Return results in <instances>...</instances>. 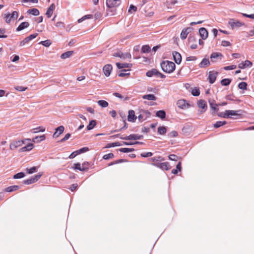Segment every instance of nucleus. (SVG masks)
<instances>
[{"label": "nucleus", "mask_w": 254, "mask_h": 254, "mask_svg": "<svg viewBox=\"0 0 254 254\" xmlns=\"http://www.w3.org/2000/svg\"><path fill=\"white\" fill-rule=\"evenodd\" d=\"M161 67L164 72L170 73L175 69L176 65L172 62L165 61L161 63Z\"/></svg>", "instance_id": "obj_1"}, {"label": "nucleus", "mask_w": 254, "mask_h": 254, "mask_svg": "<svg viewBox=\"0 0 254 254\" xmlns=\"http://www.w3.org/2000/svg\"><path fill=\"white\" fill-rule=\"evenodd\" d=\"M5 22L7 23H10L11 20L12 19L11 18L10 14H7L5 15Z\"/></svg>", "instance_id": "obj_60"}, {"label": "nucleus", "mask_w": 254, "mask_h": 254, "mask_svg": "<svg viewBox=\"0 0 254 254\" xmlns=\"http://www.w3.org/2000/svg\"><path fill=\"white\" fill-rule=\"evenodd\" d=\"M74 169L78 170L80 171H84L85 169L83 168L82 166H81V164L80 163H77L74 164Z\"/></svg>", "instance_id": "obj_44"}, {"label": "nucleus", "mask_w": 254, "mask_h": 254, "mask_svg": "<svg viewBox=\"0 0 254 254\" xmlns=\"http://www.w3.org/2000/svg\"><path fill=\"white\" fill-rule=\"evenodd\" d=\"M27 13L35 16H37L40 13L39 10L35 8L28 9L27 11Z\"/></svg>", "instance_id": "obj_30"}, {"label": "nucleus", "mask_w": 254, "mask_h": 254, "mask_svg": "<svg viewBox=\"0 0 254 254\" xmlns=\"http://www.w3.org/2000/svg\"><path fill=\"white\" fill-rule=\"evenodd\" d=\"M15 89L19 91H24L27 89V87L21 86H17L14 87Z\"/></svg>", "instance_id": "obj_55"}, {"label": "nucleus", "mask_w": 254, "mask_h": 254, "mask_svg": "<svg viewBox=\"0 0 254 254\" xmlns=\"http://www.w3.org/2000/svg\"><path fill=\"white\" fill-rule=\"evenodd\" d=\"M121 4V0H106V5L109 8L116 7Z\"/></svg>", "instance_id": "obj_3"}, {"label": "nucleus", "mask_w": 254, "mask_h": 254, "mask_svg": "<svg viewBox=\"0 0 254 254\" xmlns=\"http://www.w3.org/2000/svg\"><path fill=\"white\" fill-rule=\"evenodd\" d=\"M39 44H42L43 46L45 47H48L51 45L52 42L50 40H46L40 42Z\"/></svg>", "instance_id": "obj_42"}, {"label": "nucleus", "mask_w": 254, "mask_h": 254, "mask_svg": "<svg viewBox=\"0 0 254 254\" xmlns=\"http://www.w3.org/2000/svg\"><path fill=\"white\" fill-rule=\"evenodd\" d=\"M153 155L152 153L150 152H143L140 154V156L142 157L146 158L152 156Z\"/></svg>", "instance_id": "obj_49"}, {"label": "nucleus", "mask_w": 254, "mask_h": 254, "mask_svg": "<svg viewBox=\"0 0 254 254\" xmlns=\"http://www.w3.org/2000/svg\"><path fill=\"white\" fill-rule=\"evenodd\" d=\"M167 129L165 127H159L158 128V132L159 134L163 135L166 133Z\"/></svg>", "instance_id": "obj_38"}, {"label": "nucleus", "mask_w": 254, "mask_h": 254, "mask_svg": "<svg viewBox=\"0 0 254 254\" xmlns=\"http://www.w3.org/2000/svg\"><path fill=\"white\" fill-rule=\"evenodd\" d=\"M25 174L23 172H20L15 174L13 176V179H18L23 178L25 176Z\"/></svg>", "instance_id": "obj_46"}, {"label": "nucleus", "mask_w": 254, "mask_h": 254, "mask_svg": "<svg viewBox=\"0 0 254 254\" xmlns=\"http://www.w3.org/2000/svg\"><path fill=\"white\" fill-rule=\"evenodd\" d=\"M191 94L194 96H198L200 94V91L198 88H194L192 89Z\"/></svg>", "instance_id": "obj_48"}, {"label": "nucleus", "mask_w": 254, "mask_h": 254, "mask_svg": "<svg viewBox=\"0 0 254 254\" xmlns=\"http://www.w3.org/2000/svg\"><path fill=\"white\" fill-rule=\"evenodd\" d=\"M25 142L23 140H15L13 141L10 144V149L11 150H14L17 148L18 147L22 146L23 144H24Z\"/></svg>", "instance_id": "obj_4"}, {"label": "nucleus", "mask_w": 254, "mask_h": 254, "mask_svg": "<svg viewBox=\"0 0 254 254\" xmlns=\"http://www.w3.org/2000/svg\"><path fill=\"white\" fill-rule=\"evenodd\" d=\"M128 70L123 69L121 70V73L119 74V76L120 77H124L127 75H129L130 74L129 72H127Z\"/></svg>", "instance_id": "obj_45"}, {"label": "nucleus", "mask_w": 254, "mask_h": 254, "mask_svg": "<svg viewBox=\"0 0 254 254\" xmlns=\"http://www.w3.org/2000/svg\"><path fill=\"white\" fill-rule=\"evenodd\" d=\"M11 18L12 20H14L17 18L18 16V12L16 11H14L12 12V14H10Z\"/></svg>", "instance_id": "obj_58"}, {"label": "nucleus", "mask_w": 254, "mask_h": 254, "mask_svg": "<svg viewBox=\"0 0 254 254\" xmlns=\"http://www.w3.org/2000/svg\"><path fill=\"white\" fill-rule=\"evenodd\" d=\"M99 105H100L102 108L107 107L108 106V103L105 100H99L97 102Z\"/></svg>", "instance_id": "obj_40"}, {"label": "nucleus", "mask_w": 254, "mask_h": 254, "mask_svg": "<svg viewBox=\"0 0 254 254\" xmlns=\"http://www.w3.org/2000/svg\"><path fill=\"white\" fill-rule=\"evenodd\" d=\"M158 71H158L157 69L153 68L150 70H148L146 73V75L147 76L149 77H152L153 76H155L157 77Z\"/></svg>", "instance_id": "obj_20"}, {"label": "nucleus", "mask_w": 254, "mask_h": 254, "mask_svg": "<svg viewBox=\"0 0 254 254\" xmlns=\"http://www.w3.org/2000/svg\"><path fill=\"white\" fill-rule=\"evenodd\" d=\"M150 115V113L148 111H144L142 114L139 115L138 117V119L139 121H142L146 119Z\"/></svg>", "instance_id": "obj_18"}, {"label": "nucleus", "mask_w": 254, "mask_h": 254, "mask_svg": "<svg viewBox=\"0 0 254 254\" xmlns=\"http://www.w3.org/2000/svg\"><path fill=\"white\" fill-rule=\"evenodd\" d=\"M114 156V154L112 153L105 154L103 156V158L105 160H108L110 158H113Z\"/></svg>", "instance_id": "obj_52"}, {"label": "nucleus", "mask_w": 254, "mask_h": 254, "mask_svg": "<svg viewBox=\"0 0 254 254\" xmlns=\"http://www.w3.org/2000/svg\"><path fill=\"white\" fill-rule=\"evenodd\" d=\"M177 105L179 108L182 109H186L190 107V105L187 102L186 100L184 99L179 100L177 101Z\"/></svg>", "instance_id": "obj_5"}, {"label": "nucleus", "mask_w": 254, "mask_h": 254, "mask_svg": "<svg viewBox=\"0 0 254 254\" xmlns=\"http://www.w3.org/2000/svg\"><path fill=\"white\" fill-rule=\"evenodd\" d=\"M188 35V34L186 32V30L183 29L181 33V38L183 40H184L187 37Z\"/></svg>", "instance_id": "obj_50"}, {"label": "nucleus", "mask_w": 254, "mask_h": 254, "mask_svg": "<svg viewBox=\"0 0 254 254\" xmlns=\"http://www.w3.org/2000/svg\"><path fill=\"white\" fill-rule=\"evenodd\" d=\"M56 131L53 135V138H57L60 136V134L63 133L64 127L63 126H60L56 128Z\"/></svg>", "instance_id": "obj_11"}, {"label": "nucleus", "mask_w": 254, "mask_h": 254, "mask_svg": "<svg viewBox=\"0 0 254 254\" xmlns=\"http://www.w3.org/2000/svg\"><path fill=\"white\" fill-rule=\"evenodd\" d=\"M227 124V122L224 121H217L213 125L215 128H218L221 126H223Z\"/></svg>", "instance_id": "obj_36"}, {"label": "nucleus", "mask_w": 254, "mask_h": 254, "mask_svg": "<svg viewBox=\"0 0 254 254\" xmlns=\"http://www.w3.org/2000/svg\"><path fill=\"white\" fill-rule=\"evenodd\" d=\"M152 165L156 166L162 170H168L170 169V166L168 162L152 163Z\"/></svg>", "instance_id": "obj_9"}, {"label": "nucleus", "mask_w": 254, "mask_h": 254, "mask_svg": "<svg viewBox=\"0 0 254 254\" xmlns=\"http://www.w3.org/2000/svg\"><path fill=\"white\" fill-rule=\"evenodd\" d=\"M150 161L153 162L152 163H159V162L163 161L164 159L161 156L154 157L149 159Z\"/></svg>", "instance_id": "obj_33"}, {"label": "nucleus", "mask_w": 254, "mask_h": 254, "mask_svg": "<svg viewBox=\"0 0 254 254\" xmlns=\"http://www.w3.org/2000/svg\"><path fill=\"white\" fill-rule=\"evenodd\" d=\"M143 99L148 100L155 101L156 100V97L153 94H146L142 96Z\"/></svg>", "instance_id": "obj_28"}, {"label": "nucleus", "mask_w": 254, "mask_h": 254, "mask_svg": "<svg viewBox=\"0 0 254 254\" xmlns=\"http://www.w3.org/2000/svg\"><path fill=\"white\" fill-rule=\"evenodd\" d=\"M29 26V23L28 22H23L17 27L16 31H20L24 29L27 28Z\"/></svg>", "instance_id": "obj_21"}, {"label": "nucleus", "mask_w": 254, "mask_h": 254, "mask_svg": "<svg viewBox=\"0 0 254 254\" xmlns=\"http://www.w3.org/2000/svg\"><path fill=\"white\" fill-rule=\"evenodd\" d=\"M222 58V54L219 52H213L211 54L210 57L212 62H216L218 59L221 60Z\"/></svg>", "instance_id": "obj_8"}, {"label": "nucleus", "mask_w": 254, "mask_h": 254, "mask_svg": "<svg viewBox=\"0 0 254 254\" xmlns=\"http://www.w3.org/2000/svg\"><path fill=\"white\" fill-rule=\"evenodd\" d=\"M252 63L249 61L246 60L245 62H242L238 65V67L241 69H244L247 67H250L252 66Z\"/></svg>", "instance_id": "obj_12"}, {"label": "nucleus", "mask_w": 254, "mask_h": 254, "mask_svg": "<svg viewBox=\"0 0 254 254\" xmlns=\"http://www.w3.org/2000/svg\"><path fill=\"white\" fill-rule=\"evenodd\" d=\"M113 67L111 64H106L103 68V70L105 76L107 77L110 76Z\"/></svg>", "instance_id": "obj_10"}, {"label": "nucleus", "mask_w": 254, "mask_h": 254, "mask_svg": "<svg viewBox=\"0 0 254 254\" xmlns=\"http://www.w3.org/2000/svg\"><path fill=\"white\" fill-rule=\"evenodd\" d=\"M96 125V122L95 120H91L88 125L87 126V129L88 130L93 129Z\"/></svg>", "instance_id": "obj_35"}, {"label": "nucleus", "mask_w": 254, "mask_h": 254, "mask_svg": "<svg viewBox=\"0 0 254 254\" xmlns=\"http://www.w3.org/2000/svg\"><path fill=\"white\" fill-rule=\"evenodd\" d=\"M45 130V128L43 127H39L36 128L32 129L30 132L32 133H35L39 132H44Z\"/></svg>", "instance_id": "obj_27"}, {"label": "nucleus", "mask_w": 254, "mask_h": 254, "mask_svg": "<svg viewBox=\"0 0 254 254\" xmlns=\"http://www.w3.org/2000/svg\"><path fill=\"white\" fill-rule=\"evenodd\" d=\"M42 176V174H37L31 177L30 178L23 181V184L25 185H30L37 182Z\"/></svg>", "instance_id": "obj_2"}, {"label": "nucleus", "mask_w": 254, "mask_h": 254, "mask_svg": "<svg viewBox=\"0 0 254 254\" xmlns=\"http://www.w3.org/2000/svg\"><path fill=\"white\" fill-rule=\"evenodd\" d=\"M221 45L223 47H227L231 45V43L230 42L226 41V40H223L221 42Z\"/></svg>", "instance_id": "obj_64"}, {"label": "nucleus", "mask_w": 254, "mask_h": 254, "mask_svg": "<svg viewBox=\"0 0 254 254\" xmlns=\"http://www.w3.org/2000/svg\"><path fill=\"white\" fill-rule=\"evenodd\" d=\"M218 74L219 73L217 71H210L209 72L208 79L210 84H213L215 82Z\"/></svg>", "instance_id": "obj_6"}, {"label": "nucleus", "mask_w": 254, "mask_h": 254, "mask_svg": "<svg viewBox=\"0 0 254 254\" xmlns=\"http://www.w3.org/2000/svg\"><path fill=\"white\" fill-rule=\"evenodd\" d=\"M173 56L174 60L177 64H180L182 61V56L181 54L177 52H173Z\"/></svg>", "instance_id": "obj_14"}, {"label": "nucleus", "mask_w": 254, "mask_h": 254, "mask_svg": "<svg viewBox=\"0 0 254 254\" xmlns=\"http://www.w3.org/2000/svg\"><path fill=\"white\" fill-rule=\"evenodd\" d=\"M78 152L77 150H76L72 153H71L70 155L69 156L68 158L70 159H72L75 157L77 155H78Z\"/></svg>", "instance_id": "obj_59"}, {"label": "nucleus", "mask_w": 254, "mask_h": 254, "mask_svg": "<svg viewBox=\"0 0 254 254\" xmlns=\"http://www.w3.org/2000/svg\"><path fill=\"white\" fill-rule=\"evenodd\" d=\"M122 144L120 143V142H113L112 143H110L108 144L107 147H115V146H121Z\"/></svg>", "instance_id": "obj_54"}, {"label": "nucleus", "mask_w": 254, "mask_h": 254, "mask_svg": "<svg viewBox=\"0 0 254 254\" xmlns=\"http://www.w3.org/2000/svg\"><path fill=\"white\" fill-rule=\"evenodd\" d=\"M247 84L245 82H241L238 85V87L240 89L246 90L247 89Z\"/></svg>", "instance_id": "obj_47"}, {"label": "nucleus", "mask_w": 254, "mask_h": 254, "mask_svg": "<svg viewBox=\"0 0 254 254\" xmlns=\"http://www.w3.org/2000/svg\"><path fill=\"white\" fill-rule=\"evenodd\" d=\"M210 65V61L208 59L204 58L199 64L200 68H204L207 67Z\"/></svg>", "instance_id": "obj_17"}, {"label": "nucleus", "mask_w": 254, "mask_h": 254, "mask_svg": "<svg viewBox=\"0 0 254 254\" xmlns=\"http://www.w3.org/2000/svg\"><path fill=\"white\" fill-rule=\"evenodd\" d=\"M30 41L28 38L26 37L23 40L21 41L19 43V46L22 47L27 44Z\"/></svg>", "instance_id": "obj_53"}, {"label": "nucleus", "mask_w": 254, "mask_h": 254, "mask_svg": "<svg viewBox=\"0 0 254 254\" xmlns=\"http://www.w3.org/2000/svg\"><path fill=\"white\" fill-rule=\"evenodd\" d=\"M89 150V148L87 147H84L79 150H77V151L78 152V154H81L84 152H85Z\"/></svg>", "instance_id": "obj_57"}, {"label": "nucleus", "mask_w": 254, "mask_h": 254, "mask_svg": "<svg viewBox=\"0 0 254 254\" xmlns=\"http://www.w3.org/2000/svg\"><path fill=\"white\" fill-rule=\"evenodd\" d=\"M70 133H67L65 134V135L64 136V137L62 138L61 140H60V142H63L65 141H66V140H67L70 137Z\"/></svg>", "instance_id": "obj_61"}, {"label": "nucleus", "mask_w": 254, "mask_h": 254, "mask_svg": "<svg viewBox=\"0 0 254 254\" xmlns=\"http://www.w3.org/2000/svg\"><path fill=\"white\" fill-rule=\"evenodd\" d=\"M237 67L236 65H232L230 66H227L223 67V69L225 70H233Z\"/></svg>", "instance_id": "obj_56"}, {"label": "nucleus", "mask_w": 254, "mask_h": 254, "mask_svg": "<svg viewBox=\"0 0 254 254\" xmlns=\"http://www.w3.org/2000/svg\"><path fill=\"white\" fill-rule=\"evenodd\" d=\"M197 106L199 108H201V110L199 111L200 114L203 113L206 111L207 108V106L206 102L203 100H199L197 102Z\"/></svg>", "instance_id": "obj_7"}, {"label": "nucleus", "mask_w": 254, "mask_h": 254, "mask_svg": "<svg viewBox=\"0 0 254 254\" xmlns=\"http://www.w3.org/2000/svg\"><path fill=\"white\" fill-rule=\"evenodd\" d=\"M231 82V79L229 78H224L221 80V84L223 86H228Z\"/></svg>", "instance_id": "obj_37"}, {"label": "nucleus", "mask_w": 254, "mask_h": 254, "mask_svg": "<svg viewBox=\"0 0 254 254\" xmlns=\"http://www.w3.org/2000/svg\"><path fill=\"white\" fill-rule=\"evenodd\" d=\"M119 150L121 152L123 153H127V152H133L134 150V148H120Z\"/></svg>", "instance_id": "obj_39"}, {"label": "nucleus", "mask_w": 254, "mask_h": 254, "mask_svg": "<svg viewBox=\"0 0 254 254\" xmlns=\"http://www.w3.org/2000/svg\"><path fill=\"white\" fill-rule=\"evenodd\" d=\"M240 111H234V110H226V114L228 116L227 118H231V116L238 115V112Z\"/></svg>", "instance_id": "obj_31"}, {"label": "nucleus", "mask_w": 254, "mask_h": 254, "mask_svg": "<svg viewBox=\"0 0 254 254\" xmlns=\"http://www.w3.org/2000/svg\"><path fill=\"white\" fill-rule=\"evenodd\" d=\"M93 18V16L92 14L86 15L83 16L82 18L79 19L77 21L78 23H81L83 20H84L86 19H90V18Z\"/></svg>", "instance_id": "obj_41"}, {"label": "nucleus", "mask_w": 254, "mask_h": 254, "mask_svg": "<svg viewBox=\"0 0 254 254\" xmlns=\"http://www.w3.org/2000/svg\"><path fill=\"white\" fill-rule=\"evenodd\" d=\"M209 103L210 107L212 110L214 111H217L218 110L217 107L219 106V105L216 104L214 100H209Z\"/></svg>", "instance_id": "obj_23"}, {"label": "nucleus", "mask_w": 254, "mask_h": 254, "mask_svg": "<svg viewBox=\"0 0 254 254\" xmlns=\"http://www.w3.org/2000/svg\"><path fill=\"white\" fill-rule=\"evenodd\" d=\"M156 116L161 119H164L166 117V113L164 110H159L156 112Z\"/></svg>", "instance_id": "obj_29"}, {"label": "nucleus", "mask_w": 254, "mask_h": 254, "mask_svg": "<svg viewBox=\"0 0 254 254\" xmlns=\"http://www.w3.org/2000/svg\"><path fill=\"white\" fill-rule=\"evenodd\" d=\"M199 33L202 40H205L208 37V33L205 28H200L199 29Z\"/></svg>", "instance_id": "obj_13"}, {"label": "nucleus", "mask_w": 254, "mask_h": 254, "mask_svg": "<svg viewBox=\"0 0 254 254\" xmlns=\"http://www.w3.org/2000/svg\"><path fill=\"white\" fill-rule=\"evenodd\" d=\"M150 51V48L148 45H144L141 48V52L143 53H148Z\"/></svg>", "instance_id": "obj_43"}, {"label": "nucleus", "mask_w": 254, "mask_h": 254, "mask_svg": "<svg viewBox=\"0 0 254 254\" xmlns=\"http://www.w3.org/2000/svg\"><path fill=\"white\" fill-rule=\"evenodd\" d=\"M131 57V54L128 52L123 53L121 52V53L120 58L122 59L125 60L126 59H130Z\"/></svg>", "instance_id": "obj_34"}, {"label": "nucleus", "mask_w": 254, "mask_h": 254, "mask_svg": "<svg viewBox=\"0 0 254 254\" xmlns=\"http://www.w3.org/2000/svg\"><path fill=\"white\" fill-rule=\"evenodd\" d=\"M229 24L231 26L232 29H234L236 27H240L242 26L244 24L242 22L237 21H230L229 22Z\"/></svg>", "instance_id": "obj_19"}, {"label": "nucleus", "mask_w": 254, "mask_h": 254, "mask_svg": "<svg viewBox=\"0 0 254 254\" xmlns=\"http://www.w3.org/2000/svg\"><path fill=\"white\" fill-rule=\"evenodd\" d=\"M26 171L28 174H32L37 171V168L36 167H33L29 169L27 168Z\"/></svg>", "instance_id": "obj_51"}, {"label": "nucleus", "mask_w": 254, "mask_h": 254, "mask_svg": "<svg viewBox=\"0 0 254 254\" xmlns=\"http://www.w3.org/2000/svg\"><path fill=\"white\" fill-rule=\"evenodd\" d=\"M136 119V117L135 115V113L133 110H130L128 111V115L127 116V120L128 122H134Z\"/></svg>", "instance_id": "obj_15"}, {"label": "nucleus", "mask_w": 254, "mask_h": 254, "mask_svg": "<svg viewBox=\"0 0 254 254\" xmlns=\"http://www.w3.org/2000/svg\"><path fill=\"white\" fill-rule=\"evenodd\" d=\"M170 160L172 161H177L178 159V156L175 154H171L169 156Z\"/></svg>", "instance_id": "obj_63"}, {"label": "nucleus", "mask_w": 254, "mask_h": 254, "mask_svg": "<svg viewBox=\"0 0 254 254\" xmlns=\"http://www.w3.org/2000/svg\"><path fill=\"white\" fill-rule=\"evenodd\" d=\"M116 65L118 68L122 69L123 68H130L132 66L131 64H122L120 63H117Z\"/></svg>", "instance_id": "obj_22"}, {"label": "nucleus", "mask_w": 254, "mask_h": 254, "mask_svg": "<svg viewBox=\"0 0 254 254\" xmlns=\"http://www.w3.org/2000/svg\"><path fill=\"white\" fill-rule=\"evenodd\" d=\"M73 53V52L71 51H67L62 54L61 56V58L63 59H65L70 57L72 55Z\"/></svg>", "instance_id": "obj_32"}, {"label": "nucleus", "mask_w": 254, "mask_h": 254, "mask_svg": "<svg viewBox=\"0 0 254 254\" xmlns=\"http://www.w3.org/2000/svg\"><path fill=\"white\" fill-rule=\"evenodd\" d=\"M20 188V187L19 186L17 185H14L9 186L8 187H7L5 189V191L6 192H12L13 191H15L17 190H18Z\"/></svg>", "instance_id": "obj_25"}, {"label": "nucleus", "mask_w": 254, "mask_h": 254, "mask_svg": "<svg viewBox=\"0 0 254 254\" xmlns=\"http://www.w3.org/2000/svg\"><path fill=\"white\" fill-rule=\"evenodd\" d=\"M143 137L142 135H139L137 134H131L128 136H127L126 139H129V140H138L141 139Z\"/></svg>", "instance_id": "obj_16"}, {"label": "nucleus", "mask_w": 254, "mask_h": 254, "mask_svg": "<svg viewBox=\"0 0 254 254\" xmlns=\"http://www.w3.org/2000/svg\"><path fill=\"white\" fill-rule=\"evenodd\" d=\"M178 135V132L176 131H172L169 134V136L171 137H176Z\"/></svg>", "instance_id": "obj_62"}, {"label": "nucleus", "mask_w": 254, "mask_h": 254, "mask_svg": "<svg viewBox=\"0 0 254 254\" xmlns=\"http://www.w3.org/2000/svg\"><path fill=\"white\" fill-rule=\"evenodd\" d=\"M46 139V136L44 134L40 135V136H37L35 137H34L32 141L35 143H38Z\"/></svg>", "instance_id": "obj_24"}, {"label": "nucleus", "mask_w": 254, "mask_h": 254, "mask_svg": "<svg viewBox=\"0 0 254 254\" xmlns=\"http://www.w3.org/2000/svg\"><path fill=\"white\" fill-rule=\"evenodd\" d=\"M34 147V145L32 143H29L26 146L22 147L20 149L21 152H25V151H28L33 149Z\"/></svg>", "instance_id": "obj_26"}]
</instances>
